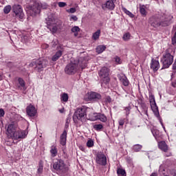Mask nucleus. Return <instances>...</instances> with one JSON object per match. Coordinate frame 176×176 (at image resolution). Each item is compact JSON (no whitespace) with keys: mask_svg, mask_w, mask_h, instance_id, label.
Wrapping results in <instances>:
<instances>
[{"mask_svg":"<svg viewBox=\"0 0 176 176\" xmlns=\"http://www.w3.org/2000/svg\"><path fill=\"white\" fill-rule=\"evenodd\" d=\"M173 16L162 14L161 15H153L148 19V24L153 28H159V27H168L171 24Z\"/></svg>","mask_w":176,"mask_h":176,"instance_id":"1","label":"nucleus"},{"mask_svg":"<svg viewBox=\"0 0 176 176\" xmlns=\"http://www.w3.org/2000/svg\"><path fill=\"white\" fill-rule=\"evenodd\" d=\"M53 168L55 169L56 173L60 174V175H65V174H68V171H69V167L65 164V161L61 159H56L54 161Z\"/></svg>","mask_w":176,"mask_h":176,"instance_id":"2","label":"nucleus"},{"mask_svg":"<svg viewBox=\"0 0 176 176\" xmlns=\"http://www.w3.org/2000/svg\"><path fill=\"white\" fill-rule=\"evenodd\" d=\"M171 52H173V49L168 48L166 50L164 54L162 55L161 58V63L162 64V69L169 68L170 65L174 63V56L171 55Z\"/></svg>","mask_w":176,"mask_h":176,"instance_id":"3","label":"nucleus"},{"mask_svg":"<svg viewBox=\"0 0 176 176\" xmlns=\"http://www.w3.org/2000/svg\"><path fill=\"white\" fill-rule=\"evenodd\" d=\"M48 64H49V62H47V60L45 59H42V60L38 59V60H34L32 61L30 63L29 66L34 67V69L37 72H42V71H43V69H45V68L47 67Z\"/></svg>","mask_w":176,"mask_h":176,"instance_id":"4","label":"nucleus"},{"mask_svg":"<svg viewBox=\"0 0 176 176\" xmlns=\"http://www.w3.org/2000/svg\"><path fill=\"white\" fill-rule=\"evenodd\" d=\"M87 117V114L86 113V109L83 107H78L76 109L74 112L73 120L75 121L80 120V122H86V118Z\"/></svg>","mask_w":176,"mask_h":176,"instance_id":"5","label":"nucleus"},{"mask_svg":"<svg viewBox=\"0 0 176 176\" xmlns=\"http://www.w3.org/2000/svg\"><path fill=\"white\" fill-rule=\"evenodd\" d=\"M79 71V66H78V62L71 61L65 67V72L67 75H75Z\"/></svg>","mask_w":176,"mask_h":176,"instance_id":"6","label":"nucleus"},{"mask_svg":"<svg viewBox=\"0 0 176 176\" xmlns=\"http://www.w3.org/2000/svg\"><path fill=\"white\" fill-rule=\"evenodd\" d=\"M98 74L105 85H108V83H109L111 79L109 78V69L108 67H102Z\"/></svg>","mask_w":176,"mask_h":176,"instance_id":"7","label":"nucleus"},{"mask_svg":"<svg viewBox=\"0 0 176 176\" xmlns=\"http://www.w3.org/2000/svg\"><path fill=\"white\" fill-rule=\"evenodd\" d=\"M96 163L97 164V166H107V156L105 155V154H104L103 152L100 151L97 153L96 157Z\"/></svg>","mask_w":176,"mask_h":176,"instance_id":"8","label":"nucleus"},{"mask_svg":"<svg viewBox=\"0 0 176 176\" xmlns=\"http://www.w3.org/2000/svg\"><path fill=\"white\" fill-rule=\"evenodd\" d=\"M41 6L39 3H34L32 6H29V12L31 16H36L41 13Z\"/></svg>","mask_w":176,"mask_h":176,"instance_id":"9","label":"nucleus"},{"mask_svg":"<svg viewBox=\"0 0 176 176\" xmlns=\"http://www.w3.org/2000/svg\"><path fill=\"white\" fill-rule=\"evenodd\" d=\"M47 25L48 30H50L52 34H56V32H57L58 27L56 25V19L54 18H49V20L47 22Z\"/></svg>","mask_w":176,"mask_h":176,"instance_id":"10","label":"nucleus"},{"mask_svg":"<svg viewBox=\"0 0 176 176\" xmlns=\"http://www.w3.org/2000/svg\"><path fill=\"white\" fill-rule=\"evenodd\" d=\"M28 133L25 131L18 129L12 135L14 140H23L27 137Z\"/></svg>","mask_w":176,"mask_h":176,"instance_id":"11","label":"nucleus"},{"mask_svg":"<svg viewBox=\"0 0 176 176\" xmlns=\"http://www.w3.org/2000/svg\"><path fill=\"white\" fill-rule=\"evenodd\" d=\"M12 10L16 17H19V19H23V17H24V12H23V7H21V6L20 5L13 6Z\"/></svg>","mask_w":176,"mask_h":176,"instance_id":"12","label":"nucleus"},{"mask_svg":"<svg viewBox=\"0 0 176 176\" xmlns=\"http://www.w3.org/2000/svg\"><path fill=\"white\" fill-rule=\"evenodd\" d=\"M18 129H19V126L17 125V124L13 122L8 125L7 129V132L8 133V134L11 135V137H13L16 130Z\"/></svg>","mask_w":176,"mask_h":176,"instance_id":"13","label":"nucleus"},{"mask_svg":"<svg viewBox=\"0 0 176 176\" xmlns=\"http://www.w3.org/2000/svg\"><path fill=\"white\" fill-rule=\"evenodd\" d=\"M26 113L30 118H34V116L36 115V109L35 107H34V105L30 104L26 107Z\"/></svg>","mask_w":176,"mask_h":176,"instance_id":"14","label":"nucleus"},{"mask_svg":"<svg viewBox=\"0 0 176 176\" xmlns=\"http://www.w3.org/2000/svg\"><path fill=\"white\" fill-rule=\"evenodd\" d=\"M150 68L151 69H153V72L159 71V68H160V63H159V60L152 58Z\"/></svg>","mask_w":176,"mask_h":176,"instance_id":"15","label":"nucleus"},{"mask_svg":"<svg viewBox=\"0 0 176 176\" xmlns=\"http://www.w3.org/2000/svg\"><path fill=\"white\" fill-rule=\"evenodd\" d=\"M113 1L116 0H108L104 4L102 5V9H109V10H113L115 9V3Z\"/></svg>","mask_w":176,"mask_h":176,"instance_id":"16","label":"nucleus"},{"mask_svg":"<svg viewBox=\"0 0 176 176\" xmlns=\"http://www.w3.org/2000/svg\"><path fill=\"white\" fill-rule=\"evenodd\" d=\"M88 98L91 101H100L101 100V94L97 92H91L88 96Z\"/></svg>","mask_w":176,"mask_h":176,"instance_id":"17","label":"nucleus"},{"mask_svg":"<svg viewBox=\"0 0 176 176\" xmlns=\"http://www.w3.org/2000/svg\"><path fill=\"white\" fill-rule=\"evenodd\" d=\"M158 148L160 149V151H162V152H168V145H167V143H166L165 141L159 142Z\"/></svg>","mask_w":176,"mask_h":176,"instance_id":"18","label":"nucleus"},{"mask_svg":"<svg viewBox=\"0 0 176 176\" xmlns=\"http://www.w3.org/2000/svg\"><path fill=\"white\" fill-rule=\"evenodd\" d=\"M67 130L64 129L63 133L60 135V144L63 146H65V145L67 144Z\"/></svg>","mask_w":176,"mask_h":176,"instance_id":"19","label":"nucleus"},{"mask_svg":"<svg viewBox=\"0 0 176 176\" xmlns=\"http://www.w3.org/2000/svg\"><path fill=\"white\" fill-rule=\"evenodd\" d=\"M78 67L81 68V69H85L87 67V60L84 58H80L78 60Z\"/></svg>","mask_w":176,"mask_h":176,"instance_id":"20","label":"nucleus"},{"mask_svg":"<svg viewBox=\"0 0 176 176\" xmlns=\"http://www.w3.org/2000/svg\"><path fill=\"white\" fill-rule=\"evenodd\" d=\"M120 81L123 85V86H125V87L129 86V84L130 83V81H129V79L126 76H120Z\"/></svg>","mask_w":176,"mask_h":176,"instance_id":"21","label":"nucleus"},{"mask_svg":"<svg viewBox=\"0 0 176 176\" xmlns=\"http://www.w3.org/2000/svg\"><path fill=\"white\" fill-rule=\"evenodd\" d=\"M63 56V51L62 50H58L55 54L52 57V61H57L60 57Z\"/></svg>","mask_w":176,"mask_h":176,"instance_id":"22","label":"nucleus"},{"mask_svg":"<svg viewBox=\"0 0 176 176\" xmlns=\"http://www.w3.org/2000/svg\"><path fill=\"white\" fill-rule=\"evenodd\" d=\"M139 9L142 17H146V14H148V13L146 12V6L144 5H140Z\"/></svg>","mask_w":176,"mask_h":176,"instance_id":"23","label":"nucleus"},{"mask_svg":"<svg viewBox=\"0 0 176 176\" xmlns=\"http://www.w3.org/2000/svg\"><path fill=\"white\" fill-rule=\"evenodd\" d=\"M50 152L52 157H56V156H57V153L58 152L57 150V146H56L55 145L52 146Z\"/></svg>","mask_w":176,"mask_h":176,"instance_id":"24","label":"nucleus"},{"mask_svg":"<svg viewBox=\"0 0 176 176\" xmlns=\"http://www.w3.org/2000/svg\"><path fill=\"white\" fill-rule=\"evenodd\" d=\"M98 120H100V122L105 123V122L108 120V118L105 114L98 113Z\"/></svg>","mask_w":176,"mask_h":176,"instance_id":"25","label":"nucleus"},{"mask_svg":"<svg viewBox=\"0 0 176 176\" xmlns=\"http://www.w3.org/2000/svg\"><path fill=\"white\" fill-rule=\"evenodd\" d=\"M101 35V30H98L96 32H95L92 35V39L94 41H98V39H100V36Z\"/></svg>","mask_w":176,"mask_h":176,"instance_id":"26","label":"nucleus"},{"mask_svg":"<svg viewBox=\"0 0 176 176\" xmlns=\"http://www.w3.org/2000/svg\"><path fill=\"white\" fill-rule=\"evenodd\" d=\"M43 173V161L40 160L37 168V174H42Z\"/></svg>","mask_w":176,"mask_h":176,"instance_id":"27","label":"nucleus"},{"mask_svg":"<svg viewBox=\"0 0 176 176\" xmlns=\"http://www.w3.org/2000/svg\"><path fill=\"white\" fill-rule=\"evenodd\" d=\"M93 129L96 131H102V129H104V126L101 124H96L94 125Z\"/></svg>","mask_w":176,"mask_h":176,"instance_id":"28","label":"nucleus"},{"mask_svg":"<svg viewBox=\"0 0 176 176\" xmlns=\"http://www.w3.org/2000/svg\"><path fill=\"white\" fill-rule=\"evenodd\" d=\"M89 120L94 122L98 120V113H94L89 115Z\"/></svg>","mask_w":176,"mask_h":176,"instance_id":"29","label":"nucleus"},{"mask_svg":"<svg viewBox=\"0 0 176 176\" xmlns=\"http://www.w3.org/2000/svg\"><path fill=\"white\" fill-rule=\"evenodd\" d=\"M118 123L120 126H124L125 123L127 124L129 123V118L126 117L125 118H120L118 120Z\"/></svg>","mask_w":176,"mask_h":176,"instance_id":"30","label":"nucleus"},{"mask_svg":"<svg viewBox=\"0 0 176 176\" xmlns=\"http://www.w3.org/2000/svg\"><path fill=\"white\" fill-rule=\"evenodd\" d=\"M107 49V46L105 45H98L96 47V52L99 54L102 53V52H104V50Z\"/></svg>","mask_w":176,"mask_h":176,"instance_id":"31","label":"nucleus"},{"mask_svg":"<svg viewBox=\"0 0 176 176\" xmlns=\"http://www.w3.org/2000/svg\"><path fill=\"white\" fill-rule=\"evenodd\" d=\"M69 98V96H68V94L67 93H63L60 95V100L63 101V102H67Z\"/></svg>","mask_w":176,"mask_h":176,"instance_id":"32","label":"nucleus"},{"mask_svg":"<svg viewBox=\"0 0 176 176\" xmlns=\"http://www.w3.org/2000/svg\"><path fill=\"white\" fill-rule=\"evenodd\" d=\"M122 10L124 12V13H125V14H127V16L131 17V19H133L134 17L133 14H132L131 12H130L129 10H126V8L122 7Z\"/></svg>","mask_w":176,"mask_h":176,"instance_id":"33","label":"nucleus"},{"mask_svg":"<svg viewBox=\"0 0 176 176\" xmlns=\"http://www.w3.org/2000/svg\"><path fill=\"white\" fill-rule=\"evenodd\" d=\"M72 32L74 34V36H78L79 31H80V28L78 26H74L71 29Z\"/></svg>","mask_w":176,"mask_h":176,"instance_id":"34","label":"nucleus"},{"mask_svg":"<svg viewBox=\"0 0 176 176\" xmlns=\"http://www.w3.org/2000/svg\"><path fill=\"white\" fill-rule=\"evenodd\" d=\"M117 174L118 176H126V170L123 168H118L117 170Z\"/></svg>","mask_w":176,"mask_h":176,"instance_id":"35","label":"nucleus"},{"mask_svg":"<svg viewBox=\"0 0 176 176\" xmlns=\"http://www.w3.org/2000/svg\"><path fill=\"white\" fill-rule=\"evenodd\" d=\"M142 149V145L141 144H135L133 146V151H134V152H140V151H141Z\"/></svg>","mask_w":176,"mask_h":176,"instance_id":"36","label":"nucleus"},{"mask_svg":"<svg viewBox=\"0 0 176 176\" xmlns=\"http://www.w3.org/2000/svg\"><path fill=\"white\" fill-rule=\"evenodd\" d=\"M18 82H19V86L18 87L19 88L25 87V82L24 81V80L23 78H18Z\"/></svg>","mask_w":176,"mask_h":176,"instance_id":"37","label":"nucleus"},{"mask_svg":"<svg viewBox=\"0 0 176 176\" xmlns=\"http://www.w3.org/2000/svg\"><path fill=\"white\" fill-rule=\"evenodd\" d=\"M10 10H12V6H6L3 8V12H4L5 14H8L10 13Z\"/></svg>","mask_w":176,"mask_h":176,"instance_id":"38","label":"nucleus"},{"mask_svg":"<svg viewBox=\"0 0 176 176\" xmlns=\"http://www.w3.org/2000/svg\"><path fill=\"white\" fill-rule=\"evenodd\" d=\"M131 36V34H130V33L126 32L125 34H124L123 36H122V39L123 41H127L130 39Z\"/></svg>","mask_w":176,"mask_h":176,"instance_id":"39","label":"nucleus"},{"mask_svg":"<svg viewBox=\"0 0 176 176\" xmlns=\"http://www.w3.org/2000/svg\"><path fill=\"white\" fill-rule=\"evenodd\" d=\"M87 146H88V148H92V146H94V141L89 140L87 142Z\"/></svg>","mask_w":176,"mask_h":176,"instance_id":"40","label":"nucleus"},{"mask_svg":"<svg viewBox=\"0 0 176 176\" xmlns=\"http://www.w3.org/2000/svg\"><path fill=\"white\" fill-rule=\"evenodd\" d=\"M152 134L153 135V137H155V138H157V137H159V131L157 130H153L152 131Z\"/></svg>","mask_w":176,"mask_h":176,"instance_id":"41","label":"nucleus"},{"mask_svg":"<svg viewBox=\"0 0 176 176\" xmlns=\"http://www.w3.org/2000/svg\"><path fill=\"white\" fill-rule=\"evenodd\" d=\"M58 6L59 8H65V6H67V3L60 1L58 3Z\"/></svg>","mask_w":176,"mask_h":176,"instance_id":"42","label":"nucleus"},{"mask_svg":"<svg viewBox=\"0 0 176 176\" xmlns=\"http://www.w3.org/2000/svg\"><path fill=\"white\" fill-rule=\"evenodd\" d=\"M171 80H172V82H171L172 87H175V89H176V80H173V74L171 75Z\"/></svg>","mask_w":176,"mask_h":176,"instance_id":"43","label":"nucleus"},{"mask_svg":"<svg viewBox=\"0 0 176 176\" xmlns=\"http://www.w3.org/2000/svg\"><path fill=\"white\" fill-rule=\"evenodd\" d=\"M150 102H154L155 105H156V102L155 101V96L153 95H151L149 96Z\"/></svg>","mask_w":176,"mask_h":176,"instance_id":"44","label":"nucleus"},{"mask_svg":"<svg viewBox=\"0 0 176 176\" xmlns=\"http://www.w3.org/2000/svg\"><path fill=\"white\" fill-rule=\"evenodd\" d=\"M67 12L68 13H75L76 12V8H71L69 10H67Z\"/></svg>","mask_w":176,"mask_h":176,"instance_id":"45","label":"nucleus"},{"mask_svg":"<svg viewBox=\"0 0 176 176\" xmlns=\"http://www.w3.org/2000/svg\"><path fill=\"white\" fill-rule=\"evenodd\" d=\"M176 44V32L174 34L173 37L172 38V45Z\"/></svg>","mask_w":176,"mask_h":176,"instance_id":"46","label":"nucleus"},{"mask_svg":"<svg viewBox=\"0 0 176 176\" xmlns=\"http://www.w3.org/2000/svg\"><path fill=\"white\" fill-rule=\"evenodd\" d=\"M5 116V111L3 109H0V118Z\"/></svg>","mask_w":176,"mask_h":176,"instance_id":"47","label":"nucleus"},{"mask_svg":"<svg viewBox=\"0 0 176 176\" xmlns=\"http://www.w3.org/2000/svg\"><path fill=\"white\" fill-rule=\"evenodd\" d=\"M70 20H73V21H78V16L73 15L71 16Z\"/></svg>","mask_w":176,"mask_h":176,"instance_id":"48","label":"nucleus"},{"mask_svg":"<svg viewBox=\"0 0 176 176\" xmlns=\"http://www.w3.org/2000/svg\"><path fill=\"white\" fill-rule=\"evenodd\" d=\"M164 156H166V157H170V156H173V153L171 152L167 151L165 153Z\"/></svg>","mask_w":176,"mask_h":176,"instance_id":"49","label":"nucleus"},{"mask_svg":"<svg viewBox=\"0 0 176 176\" xmlns=\"http://www.w3.org/2000/svg\"><path fill=\"white\" fill-rule=\"evenodd\" d=\"M115 61L116 63H118V64H120V58L118 56L115 57Z\"/></svg>","mask_w":176,"mask_h":176,"instance_id":"50","label":"nucleus"},{"mask_svg":"<svg viewBox=\"0 0 176 176\" xmlns=\"http://www.w3.org/2000/svg\"><path fill=\"white\" fill-rule=\"evenodd\" d=\"M69 127V125L68 124V120L66 121V123L65 124V130H67V129Z\"/></svg>","mask_w":176,"mask_h":176,"instance_id":"51","label":"nucleus"},{"mask_svg":"<svg viewBox=\"0 0 176 176\" xmlns=\"http://www.w3.org/2000/svg\"><path fill=\"white\" fill-rule=\"evenodd\" d=\"M79 148L80 149V151H82V152H85L86 151V148H85L83 146H80Z\"/></svg>","mask_w":176,"mask_h":176,"instance_id":"52","label":"nucleus"},{"mask_svg":"<svg viewBox=\"0 0 176 176\" xmlns=\"http://www.w3.org/2000/svg\"><path fill=\"white\" fill-rule=\"evenodd\" d=\"M107 100L108 101V102H111L112 98H111L110 96H107Z\"/></svg>","mask_w":176,"mask_h":176,"instance_id":"53","label":"nucleus"},{"mask_svg":"<svg viewBox=\"0 0 176 176\" xmlns=\"http://www.w3.org/2000/svg\"><path fill=\"white\" fill-rule=\"evenodd\" d=\"M160 124H162L164 130L166 131V127L164 126V124H163V121H162V120H160Z\"/></svg>","mask_w":176,"mask_h":176,"instance_id":"54","label":"nucleus"},{"mask_svg":"<svg viewBox=\"0 0 176 176\" xmlns=\"http://www.w3.org/2000/svg\"><path fill=\"white\" fill-rule=\"evenodd\" d=\"M173 69L175 70L176 69V60H175L173 65Z\"/></svg>","mask_w":176,"mask_h":176,"instance_id":"55","label":"nucleus"},{"mask_svg":"<svg viewBox=\"0 0 176 176\" xmlns=\"http://www.w3.org/2000/svg\"><path fill=\"white\" fill-rule=\"evenodd\" d=\"M12 176H20V175H19L17 173L14 172L12 173Z\"/></svg>","mask_w":176,"mask_h":176,"instance_id":"56","label":"nucleus"},{"mask_svg":"<svg viewBox=\"0 0 176 176\" xmlns=\"http://www.w3.org/2000/svg\"><path fill=\"white\" fill-rule=\"evenodd\" d=\"M59 112H60V113H63V112H64V109H60V110H59Z\"/></svg>","mask_w":176,"mask_h":176,"instance_id":"57","label":"nucleus"},{"mask_svg":"<svg viewBox=\"0 0 176 176\" xmlns=\"http://www.w3.org/2000/svg\"><path fill=\"white\" fill-rule=\"evenodd\" d=\"M150 176H157V175L156 173H153Z\"/></svg>","mask_w":176,"mask_h":176,"instance_id":"58","label":"nucleus"},{"mask_svg":"<svg viewBox=\"0 0 176 176\" xmlns=\"http://www.w3.org/2000/svg\"><path fill=\"white\" fill-rule=\"evenodd\" d=\"M155 1H159V0H155Z\"/></svg>","mask_w":176,"mask_h":176,"instance_id":"59","label":"nucleus"}]
</instances>
